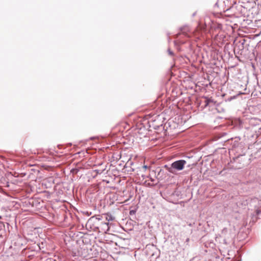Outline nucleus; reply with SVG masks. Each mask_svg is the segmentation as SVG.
<instances>
[{"mask_svg":"<svg viewBox=\"0 0 261 261\" xmlns=\"http://www.w3.org/2000/svg\"><path fill=\"white\" fill-rule=\"evenodd\" d=\"M143 168H144L145 169H146L147 168V166H146V165L143 166Z\"/></svg>","mask_w":261,"mask_h":261,"instance_id":"obj_9","label":"nucleus"},{"mask_svg":"<svg viewBox=\"0 0 261 261\" xmlns=\"http://www.w3.org/2000/svg\"><path fill=\"white\" fill-rule=\"evenodd\" d=\"M129 213H130V215H132L133 214H134V213H135V212H134V211H130V212H129Z\"/></svg>","mask_w":261,"mask_h":261,"instance_id":"obj_7","label":"nucleus"},{"mask_svg":"<svg viewBox=\"0 0 261 261\" xmlns=\"http://www.w3.org/2000/svg\"><path fill=\"white\" fill-rule=\"evenodd\" d=\"M103 216H98L97 217H96V219L98 220H101L102 219H103Z\"/></svg>","mask_w":261,"mask_h":261,"instance_id":"obj_5","label":"nucleus"},{"mask_svg":"<svg viewBox=\"0 0 261 261\" xmlns=\"http://www.w3.org/2000/svg\"><path fill=\"white\" fill-rule=\"evenodd\" d=\"M168 51H169V54L170 55H172L173 54L172 52V51H171L170 50H168Z\"/></svg>","mask_w":261,"mask_h":261,"instance_id":"obj_8","label":"nucleus"},{"mask_svg":"<svg viewBox=\"0 0 261 261\" xmlns=\"http://www.w3.org/2000/svg\"><path fill=\"white\" fill-rule=\"evenodd\" d=\"M255 213H256V215H259V214H261V211L259 209H257L255 211Z\"/></svg>","mask_w":261,"mask_h":261,"instance_id":"obj_4","label":"nucleus"},{"mask_svg":"<svg viewBox=\"0 0 261 261\" xmlns=\"http://www.w3.org/2000/svg\"><path fill=\"white\" fill-rule=\"evenodd\" d=\"M103 216L106 219L108 222L112 221L114 220V217L111 215L109 214H105Z\"/></svg>","mask_w":261,"mask_h":261,"instance_id":"obj_3","label":"nucleus"},{"mask_svg":"<svg viewBox=\"0 0 261 261\" xmlns=\"http://www.w3.org/2000/svg\"><path fill=\"white\" fill-rule=\"evenodd\" d=\"M212 102V100L211 99H208L206 100V105H208L210 102Z\"/></svg>","mask_w":261,"mask_h":261,"instance_id":"obj_6","label":"nucleus"},{"mask_svg":"<svg viewBox=\"0 0 261 261\" xmlns=\"http://www.w3.org/2000/svg\"><path fill=\"white\" fill-rule=\"evenodd\" d=\"M186 162L185 160H180L176 161L172 163L171 167H165L167 168V170L171 173L174 174L175 170L180 171L184 169Z\"/></svg>","mask_w":261,"mask_h":261,"instance_id":"obj_1","label":"nucleus"},{"mask_svg":"<svg viewBox=\"0 0 261 261\" xmlns=\"http://www.w3.org/2000/svg\"><path fill=\"white\" fill-rule=\"evenodd\" d=\"M226 230H227V229L225 228V229H224L223 230L222 232H224V231H226Z\"/></svg>","mask_w":261,"mask_h":261,"instance_id":"obj_10","label":"nucleus"},{"mask_svg":"<svg viewBox=\"0 0 261 261\" xmlns=\"http://www.w3.org/2000/svg\"><path fill=\"white\" fill-rule=\"evenodd\" d=\"M101 229L105 232H108L110 229L109 222H104L101 224Z\"/></svg>","mask_w":261,"mask_h":261,"instance_id":"obj_2","label":"nucleus"}]
</instances>
